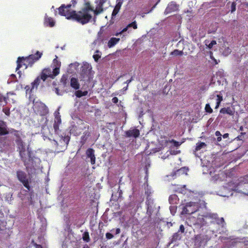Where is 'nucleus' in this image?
<instances>
[{
  "label": "nucleus",
  "mask_w": 248,
  "mask_h": 248,
  "mask_svg": "<svg viewBox=\"0 0 248 248\" xmlns=\"http://www.w3.org/2000/svg\"><path fill=\"white\" fill-rule=\"evenodd\" d=\"M72 6L71 4H67L66 6L62 4L58 8L59 14L61 16H65L67 19L77 21L82 25L87 24L90 17L87 14L82 15L81 10L78 12L74 10L70 11V8Z\"/></svg>",
  "instance_id": "1"
},
{
  "label": "nucleus",
  "mask_w": 248,
  "mask_h": 248,
  "mask_svg": "<svg viewBox=\"0 0 248 248\" xmlns=\"http://www.w3.org/2000/svg\"><path fill=\"white\" fill-rule=\"evenodd\" d=\"M103 6L102 5V3H100V4L98 3L97 4L96 8L94 10L91 6L90 2H84V7L81 9V12L82 15L87 14L90 17L88 19L87 23H89L92 18V16L90 13L91 12H93L94 16H96L103 11Z\"/></svg>",
  "instance_id": "2"
},
{
  "label": "nucleus",
  "mask_w": 248,
  "mask_h": 248,
  "mask_svg": "<svg viewBox=\"0 0 248 248\" xmlns=\"http://www.w3.org/2000/svg\"><path fill=\"white\" fill-rule=\"evenodd\" d=\"M205 217L208 223H216L223 226L225 223L224 218L223 217L219 218L217 214L207 213L205 214Z\"/></svg>",
  "instance_id": "3"
},
{
  "label": "nucleus",
  "mask_w": 248,
  "mask_h": 248,
  "mask_svg": "<svg viewBox=\"0 0 248 248\" xmlns=\"http://www.w3.org/2000/svg\"><path fill=\"white\" fill-rule=\"evenodd\" d=\"M53 62L56 63L57 67L53 69V71L50 68H44L42 71L45 73L47 76L48 78H50L53 79L56 76H57L60 73V68L61 66V62H59L56 59H54Z\"/></svg>",
  "instance_id": "4"
},
{
  "label": "nucleus",
  "mask_w": 248,
  "mask_h": 248,
  "mask_svg": "<svg viewBox=\"0 0 248 248\" xmlns=\"http://www.w3.org/2000/svg\"><path fill=\"white\" fill-rule=\"evenodd\" d=\"M199 205L198 203L194 202H189L186 203V205L182 209V214L190 215L198 211L199 209Z\"/></svg>",
  "instance_id": "5"
},
{
  "label": "nucleus",
  "mask_w": 248,
  "mask_h": 248,
  "mask_svg": "<svg viewBox=\"0 0 248 248\" xmlns=\"http://www.w3.org/2000/svg\"><path fill=\"white\" fill-rule=\"evenodd\" d=\"M33 109L34 112L40 116H45L48 112V109L46 105L41 102H36L33 105Z\"/></svg>",
  "instance_id": "6"
},
{
  "label": "nucleus",
  "mask_w": 248,
  "mask_h": 248,
  "mask_svg": "<svg viewBox=\"0 0 248 248\" xmlns=\"http://www.w3.org/2000/svg\"><path fill=\"white\" fill-rule=\"evenodd\" d=\"M16 176L18 180L22 183L24 187H26L28 191H30L31 188L26 173L22 170H18L16 171Z\"/></svg>",
  "instance_id": "7"
},
{
  "label": "nucleus",
  "mask_w": 248,
  "mask_h": 248,
  "mask_svg": "<svg viewBox=\"0 0 248 248\" xmlns=\"http://www.w3.org/2000/svg\"><path fill=\"white\" fill-rule=\"evenodd\" d=\"M43 54L39 51H36L34 54L30 55L25 58L26 64L32 66V65L37 61H38L42 57Z\"/></svg>",
  "instance_id": "8"
},
{
  "label": "nucleus",
  "mask_w": 248,
  "mask_h": 248,
  "mask_svg": "<svg viewBox=\"0 0 248 248\" xmlns=\"http://www.w3.org/2000/svg\"><path fill=\"white\" fill-rule=\"evenodd\" d=\"M19 155L25 165H28L29 163L32 160L31 152L29 148H27V152L26 151H24V152L20 153Z\"/></svg>",
  "instance_id": "9"
},
{
  "label": "nucleus",
  "mask_w": 248,
  "mask_h": 248,
  "mask_svg": "<svg viewBox=\"0 0 248 248\" xmlns=\"http://www.w3.org/2000/svg\"><path fill=\"white\" fill-rule=\"evenodd\" d=\"M227 178V174L223 171L219 170L217 173H216L212 176V181L214 182L223 181Z\"/></svg>",
  "instance_id": "10"
},
{
  "label": "nucleus",
  "mask_w": 248,
  "mask_h": 248,
  "mask_svg": "<svg viewBox=\"0 0 248 248\" xmlns=\"http://www.w3.org/2000/svg\"><path fill=\"white\" fill-rule=\"evenodd\" d=\"M179 5L176 4L175 2L173 1H171L170 2L167 7H166L164 14L165 15H168L172 12L177 11L178 10Z\"/></svg>",
  "instance_id": "11"
},
{
  "label": "nucleus",
  "mask_w": 248,
  "mask_h": 248,
  "mask_svg": "<svg viewBox=\"0 0 248 248\" xmlns=\"http://www.w3.org/2000/svg\"><path fill=\"white\" fill-rule=\"evenodd\" d=\"M140 134L139 130L134 128L126 131L125 132V136L127 138L134 137L137 138L140 136Z\"/></svg>",
  "instance_id": "12"
},
{
  "label": "nucleus",
  "mask_w": 248,
  "mask_h": 248,
  "mask_svg": "<svg viewBox=\"0 0 248 248\" xmlns=\"http://www.w3.org/2000/svg\"><path fill=\"white\" fill-rule=\"evenodd\" d=\"M40 78L39 77H37L33 82L31 83V88L30 86L27 85L26 86L25 89L26 91H28L29 90H30V92H32L34 89H37L38 86L39 85L40 83Z\"/></svg>",
  "instance_id": "13"
},
{
  "label": "nucleus",
  "mask_w": 248,
  "mask_h": 248,
  "mask_svg": "<svg viewBox=\"0 0 248 248\" xmlns=\"http://www.w3.org/2000/svg\"><path fill=\"white\" fill-rule=\"evenodd\" d=\"M146 205L147 214L150 217L153 213V202L151 200H147L146 201Z\"/></svg>",
  "instance_id": "14"
},
{
  "label": "nucleus",
  "mask_w": 248,
  "mask_h": 248,
  "mask_svg": "<svg viewBox=\"0 0 248 248\" xmlns=\"http://www.w3.org/2000/svg\"><path fill=\"white\" fill-rule=\"evenodd\" d=\"M86 155L87 157L91 159V163L92 165L95 164V157L94 155V151L92 148H89L86 151Z\"/></svg>",
  "instance_id": "15"
},
{
  "label": "nucleus",
  "mask_w": 248,
  "mask_h": 248,
  "mask_svg": "<svg viewBox=\"0 0 248 248\" xmlns=\"http://www.w3.org/2000/svg\"><path fill=\"white\" fill-rule=\"evenodd\" d=\"M70 85L71 88L75 90L79 89L80 84L77 78L72 77L70 78Z\"/></svg>",
  "instance_id": "16"
},
{
  "label": "nucleus",
  "mask_w": 248,
  "mask_h": 248,
  "mask_svg": "<svg viewBox=\"0 0 248 248\" xmlns=\"http://www.w3.org/2000/svg\"><path fill=\"white\" fill-rule=\"evenodd\" d=\"M17 67L16 68V71L19 69L20 68H21L23 65L25 66V68H27L28 66H29V65H26V62H25V58L22 57H18L17 61Z\"/></svg>",
  "instance_id": "17"
},
{
  "label": "nucleus",
  "mask_w": 248,
  "mask_h": 248,
  "mask_svg": "<svg viewBox=\"0 0 248 248\" xmlns=\"http://www.w3.org/2000/svg\"><path fill=\"white\" fill-rule=\"evenodd\" d=\"M16 142L17 145L18 150L19 153L26 151L25 144L21 138L17 139L16 140Z\"/></svg>",
  "instance_id": "18"
},
{
  "label": "nucleus",
  "mask_w": 248,
  "mask_h": 248,
  "mask_svg": "<svg viewBox=\"0 0 248 248\" xmlns=\"http://www.w3.org/2000/svg\"><path fill=\"white\" fill-rule=\"evenodd\" d=\"M8 133L6 123L3 121H0V136L6 135Z\"/></svg>",
  "instance_id": "19"
},
{
  "label": "nucleus",
  "mask_w": 248,
  "mask_h": 248,
  "mask_svg": "<svg viewBox=\"0 0 248 248\" xmlns=\"http://www.w3.org/2000/svg\"><path fill=\"white\" fill-rule=\"evenodd\" d=\"M197 223L202 226L207 224V221L205 217V214L203 215H199L197 219Z\"/></svg>",
  "instance_id": "20"
},
{
  "label": "nucleus",
  "mask_w": 248,
  "mask_h": 248,
  "mask_svg": "<svg viewBox=\"0 0 248 248\" xmlns=\"http://www.w3.org/2000/svg\"><path fill=\"white\" fill-rule=\"evenodd\" d=\"M70 140V136L65 135H64V136L62 135L61 139L60 141L63 145V146H65V148H66L69 143Z\"/></svg>",
  "instance_id": "21"
},
{
  "label": "nucleus",
  "mask_w": 248,
  "mask_h": 248,
  "mask_svg": "<svg viewBox=\"0 0 248 248\" xmlns=\"http://www.w3.org/2000/svg\"><path fill=\"white\" fill-rule=\"evenodd\" d=\"M122 4V2L121 1V0H117V4L116 6H115L112 13V16H116V15L118 13L121 7Z\"/></svg>",
  "instance_id": "22"
},
{
  "label": "nucleus",
  "mask_w": 248,
  "mask_h": 248,
  "mask_svg": "<svg viewBox=\"0 0 248 248\" xmlns=\"http://www.w3.org/2000/svg\"><path fill=\"white\" fill-rule=\"evenodd\" d=\"M60 82L63 87H67L69 84V80L67 75H63L60 79Z\"/></svg>",
  "instance_id": "23"
},
{
  "label": "nucleus",
  "mask_w": 248,
  "mask_h": 248,
  "mask_svg": "<svg viewBox=\"0 0 248 248\" xmlns=\"http://www.w3.org/2000/svg\"><path fill=\"white\" fill-rule=\"evenodd\" d=\"M220 113L222 114H228L230 115H233L234 113L233 109H232L230 107L222 108L220 110Z\"/></svg>",
  "instance_id": "24"
},
{
  "label": "nucleus",
  "mask_w": 248,
  "mask_h": 248,
  "mask_svg": "<svg viewBox=\"0 0 248 248\" xmlns=\"http://www.w3.org/2000/svg\"><path fill=\"white\" fill-rule=\"evenodd\" d=\"M120 38H111L108 43V47L109 48L113 47L120 41Z\"/></svg>",
  "instance_id": "25"
},
{
  "label": "nucleus",
  "mask_w": 248,
  "mask_h": 248,
  "mask_svg": "<svg viewBox=\"0 0 248 248\" xmlns=\"http://www.w3.org/2000/svg\"><path fill=\"white\" fill-rule=\"evenodd\" d=\"M45 23L50 27H52L55 25V21L53 19L52 17H48L46 15L45 18Z\"/></svg>",
  "instance_id": "26"
},
{
  "label": "nucleus",
  "mask_w": 248,
  "mask_h": 248,
  "mask_svg": "<svg viewBox=\"0 0 248 248\" xmlns=\"http://www.w3.org/2000/svg\"><path fill=\"white\" fill-rule=\"evenodd\" d=\"M169 201L170 204H177L178 201V197L175 194H172L170 196Z\"/></svg>",
  "instance_id": "27"
},
{
  "label": "nucleus",
  "mask_w": 248,
  "mask_h": 248,
  "mask_svg": "<svg viewBox=\"0 0 248 248\" xmlns=\"http://www.w3.org/2000/svg\"><path fill=\"white\" fill-rule=\"evenodd\" d=\"M182 235L179 232H175L173 234L171 238V242H175L181 239Z\"/></svg>",
  "instance_id": "28"
},
{
  "label": "nucleus",
  "mask_w": 248,
  "mask_h": 248,
  "mask_svg": "<svg viewBox=\"0 0 248 248\" xmlns=\"http://www.w3.org/2000/svg\"><path fill=\"white\" fill-rule=\"evenodd\" d=\"M87 94L88 92L86 91L82 92V91L80 90H78L75 93V95L78 98L81 97L82 96H86L87 95Z\"/></svg>",
  "instance_id": "29"
},
{
  "label": "nucleus",
  "mask_w": 248,
  "mask_h": 248,
  "mask_svg": "<svg viewBox=\"0 0 248 248\" xmlns=\"http://www.w3.org/2000/svg\"><path fill=\"white\" fill-rule=\"evenodd\" d=\"M183 54V51L182 50H179L178 49H175L172 51L170 55L174 56H182Z\"/></svg>",
  "instance_id": "30"
},
{
  "label": "nucleus",
  "mask_w": 248,
  "mask_h": 248,
  "mask_svg": "<svg viewBox=\"0 0 248 248\" xmlns=\"http://www.w3.org/2000/svg\"><path fill=\"white\" fill-rule=\"evenodd\" d=\"M217 99L215 108H217L220 105L221 102L223 100V97L220 94H217Z\"/></svg>",
  "instance_id": "31"
},
{
  "label": "nucleus",
  "mask_w": 248,
  "mask_h": 248,
  "mask_svg": "<svg viewBox=\"0 0 248 248\" xmlns=\"http://www.w3.org/2000/svg\"><path fill=\"white\" fill-rule=\"evenodd\" d=\"M205 45L207 46V47H208L209 49H211L213 46L217 44V42L215 40H212L209 44H208L209 43V41L207 40L205 41Z\"/></svg>",
  "instance_id": "32"
},
{
  "label": "nucleus",
  "mask_w": 248,
  "mask_h": 248,
  "mask_svg": "<svg viewBox=\"0 0 248 248\" xmlns=\"http://www.w3.org/2000/svg\"><path fill=\"white\" fill-rule=\"evenodd\" d=\"M83 240L86 242H89L90 241V236L88 232H85L82 235Z\"/></svg>",
  "instance_id": "33"
},
{
  "label": "nucleus",
  "mask_w": 248,
  "mask_h": 248,
  "mask_svg": "<svg viewBox=\"0 0 248 248\" xmlns=\"http://www.w3.org/2000/svg\"><path fill=\"white\" fill-rule=\"evenodd\" d=\"M187 189L186 188V186L184 185L183 186L178 187L176 190V191L178 193L182 194H186V193Z\"/></svg>",
  "instance_id": "34"
},
{
  "label": "nucleus",
  "mask_w": 248,
  "mask_h": 248,
  "mask_svg": "<svg viewBox=\"0 0 248 248\" xmlns=\"http://www.w3.org/2000/svg\"><path fill=\"white\" fill-rule=\"evenodd\" d=\"M206 145L204 142H200L197 143L196 147L195 148V151H198L202 149L203 147L206 146Z\"/></svg>",
  "instance_id": "35"
},
{
  "label": "nucleus",
  "mask_w": 248,
  "mask_h": 248,
  "mask_svg": "<svg viewBox=\"0 0 248 248\" xmlns=\"http://www.w3.org/2000/svg\"><path fill=\"white\" fill-rule=\"evenodd\" d=\"M195 241L197 243H199L200 244H201L203 240V236L201 234L196 235L195 237Z\"/></svg>",
  "instance_id": "36"
},
{
  "label": "nucleus",
  "mask_w": 248,
  "mask_h": 248,
  "mask_svg": "<svg viewBox=\"0 0 248 248\" xmlns=\"http://www.w3.org/2000/svg\"><path fill=\"white\" fill-rule=\"evenodd\" d=\"M59 125L57 124H53V128L54 129V131L55 134L59 135L60 134V130L59 129Z\"/></svg>",
  "instance_id": "37"
},
{
  "label": "nucleus",
  "mask_w": 248,
  "mask_h": 248,
  "mask_svg": "<svg viewBox=\"0 0 248 248\" xmlns=\"http://www.w3.org/2000/svg\"><path fill=\"white\" fill-rule=\"evenodd\" d=\"M127 26V27L133 28L135 30L138 28L137 24L136 21H134L132 23L128 24Z\"/></svg>",
  "instance_id": "38"
},
{
  "label": "nucleus",
  "mask_w": 248,
  "mask_h": 248,
  "mask_svg": "<svg viewBox=\"0 0 248 248\" xmlns=\"http://www.w3.org/2000/svg\"><path fill=\"white\" fill-rule=\"evenodd\" d=\"M205 110L206 112H208L209 113H211L213 112V109L211 108V107L209 104H206L205 107Z\"/></svg>",
  "instance_id": "39"
},
{
  "label": "nucleus",
  "mask_w": 248,
  "mask_h": 248,
  "mask_svg": "<svg viewBox=\"0 0 248 248\" xmlns=\"http://www.w3.org/2000/svg\"><path fill=\"white\" fill-rule=\"evenodd\" d=\"M79 0H71V4L72 5V6L73 7H75L76 6L77 4H78V3L79 2ZM87 1H86V0H83V6H84V2H87Z\"/></svg>",
  "instance_id": "40"
},
{
  "label": "nucleus",
  "mask_w": 248,
  "mask_h": 248,
  "mask_svg": "<svg viewBox=\"0 0 248 248\" xmlns=\"http://www.w3.org/2000/svg\"><path fill=\"white\" fill-rule=\"evenodd\" d=\"M169 142L170 143H172L173 144V146L176 147H179L181 145V143L178 141L175 140H169Z\"/></svg>",
  "instance_id": "41"
},
{
  "label": "nucleus",
  "mask_w": 248,
  "mask_h": 248,
  "mask_svg": "<svg viewBox=\"0 0 248 248\" xmlns=\"http://www.w3.org/2000/svg\"><path fill=\"white\" fill-rule=\"evenodd\" d=\"M39 77H40V79H42L44 81H45L48 78L47 76H46V75L45 74V73L42 71L40 73V75Z\"/></svg>",
  "instance_id": "42"
},
{
  "label": "nucleus",
  "mask_w": 248,
  "mask_h": 248,
  "mask_svg": "<svg viewBox=\"0 0 248 248\" xmlns=\"http://www.w3.org/2000/svg\"><path fill=\"white\" fill-rule=\"evenodd\" d=\"M185 169V168H182L180 169L177 170L176 171L173 172L171 175L172 176H174V175H176L177 174H178L179 175L184 171Z\"/></svg>",
  "instance_id": "43"
},
{
  "label": "nucleus",
  "mask_w": 248,
  "mask_h": 248,
  "mask_svg": "<svg viewBox=\"0 0 248 248\" xmlns=\"http://www.w3.org/2000/svg\"><path fill=\"white\" fill-rule=\"evenodd\" d=\"M54 124H61V119L60 116L55 117Z\"/></svg>",
  "instance_id": "44"
},
{
  "label": "nucleus",
  "mask_w": 248,
  "mask_h": 248,
  "mask_svg": "<svg viewBox=\"0 0 248 248\" xmlns=\"http://www.w3.org/2000/svg\"><path fill=\"white\" fill-rule=\"evenodd\" d=\"M114 237L113 235L109 232H107L106 233V237L107 239H111Z\"/></svg>",
  "instance_id": "45"
},
{
  "label": "nucleus",
  "mask_w": 248,
  "mask_h": 248,
  "mask_svg": "<svg viewBox=\"0 0 248 248\" xmlns=\"http://www.w3.org/2000/svg\"><path fill=\"white\" fill-rule=\"evenodd\" d=\"M185 228L183 225H181L179 227V229L178 231L179 233L181 232V233H184L185 232Z\"/></svg>",
  "instance_id": "46"
},
{
  "label": "nucleus",
  "mask_w": 248,
  "mask_h": 248,
  "mask_svg": "<svg viewBox=\"0 0 248 248\" xmlns=\"http://www.w3.org/2000/svg\"><path fill=\"white\" fill-rule=\"evenodd\" d=\"M93 58L94 61L97 62L98 60L101 58V56L99 54H94L93 55Z\"/></svg>",
  "instance_id": "47"
},
{
  "label": "nucleus",
  "mask_w": 248,
  "mask_h": 248,
  "mask_svg": "<svg viewBox=\"0 0 248 248\" xmlns=\"http://www.w3.org/2000/svg\"><path fill=\"white\" fill-rule=\"evenodd\" d=\"M11 132H14V135L16 136L17 139L21 138L19 135L18 133V131L17 130L13 129L12 131Z\"/></svg>",
  "instance_id": "48"
},
{
  "label": "nucleus",
  "mask_w": 248,
  "mask_h": 248,
  "mask_svg": "<svg viewBox=\"0 0 248 248\" xmlns=\"http://www.w3.org/2000/svg\"><path fill=\"white\" fill-rule=\"evenodd\" d=\"M115 231V234H118L121 232V230L120 228H117L115 230L114 229H112L110 231L113 232Z\"/></svg>",
  "instance_id": "49"
},
{
  "label": "nucleus",
  "mask_w": 248,
  "mask_h": 248,
  "mask_svg": "<svg viewBox=\"0 0 248 248\" xmlns=\"http://www.w3.org/2000/svg\"><path fill=\"white\" fill-rule=\"evenodd\" d=\"M106 0H96V4H99L102 3V5L103 6L104 4L105 3Z\"/></svg>",
  "instance_id": "50"
},
{
  "label": "nucleus",
  "mask_w": 248,
  "mask_h": 248,
  "mask_svg": "<svg viewBox=\"0 0 248 248\" xmlns=\"http://www.w3.org/2000/svg\"><path fill=\"white\" fill-rule=\"evenodd\" d=\"M243 180H241V181H243L244 182V183H248V174L245 175L243 178Z\"/></svg>",
  "instance_id": "51"
},
{
  "label": "nucleus",
  "mask_w": 248,
  "mask_h": 248,
  "mask_svg": "<svg viewBox=\"0 0 248 248\" xmlns=\"http://www.w3.org/2000/svg\"><path fill=\"white\" fill-rule=\"evenodd\" d=\"M231 11L232 12H234V11H235V9H236V8H235V4L234 2H233L232 4V6H231Z\"/></svg>",
  "instance_id": "52"
},
{
  "label": "nucleus",
  "mask_w": 248,
  "mask_h": 248,
  "mask_svg": "<svg viewBox=\"0 0 248 248\" xmlns=\"http://www.w3.org/2000/svg\"><path fill=\"white\" fill-rule=\"evenodd\" d=\"M118 98L117 97H114L112 99V101L113 103L116 104L118 102Z\"/></svg>",
  "instance_id": "53"
},
{
  "label": "nucleus",
  "mask_w": 248,
  "mask_h": 248,
  "mask_svg": "<svg viewBox=\"0 0 248 248\" xmlns=\"http://www.w3.org/2000/svg\"><path fill=\"white\" fill-rule=\"evenodd\" d=\"M134 80V78L133 77H132L130 79L127 80L125 82V83H126L127 85H128L132 80Z\"/></svg>",
  "instance_id": "54"
},
{
  "label": "nucleus",
  "mask_w": 248,
  "mask_h": 248,
  "mask_svg": "<svg viewBox=\"0 0 248 248\" xmlns=\"http://www.w3.org/2000/svg\"><path fill=\"white\" fill-rule=\"evenodd\" d=\"M55 93H56V94L58 95H62V94H61L60 93H59V89L58 88H55Z\"/></svg>",
  "instance_id": "55"
},
{
  "label": "nucleus",
  "mask_w": 248,
  "mask_h": 248,
  "mask_svg": "<svg viewBox=\"0 0 248 248\" xmlns=\"http://www.w3.org/2000/svg\"><path fill=\"white\" fill-rule=\"evenodd\" d=\"M215 135L217 137H219L222 136L220 132L219 131H217L215 132Z\"/></svg>",
  "instance_id": "56"
},
{
  "label": "nucleus",
  "mask_w": 248,
  "mask_h": 248,
  "mask_svg": "<svg viewBox=\"0 0 248 248\" xmlns=\"http://www.w3.org/2000/svg\"><path fill=\"white\" fill-rule=\"evenodd\" d=\"M128 28H128V27H127V26H126V27H125L124 28V29L121 31H122V33H124V32H125V31H126L128 30Z\"/></svg>",
  "instance_id": "57"
},
{
  "label": "nucleus",
  "mask_w": 248,
  "mask_h": 248,
  "mask_svg": "<svg viewBox=\"0 0 248 248\" xmlns=\"http://www.w3.org/2000/svg\"><path fill=\"white\" fill-rule=\"evenodd\" d=\"M34 246L35 247V248H43L42 246L41 245L35 244Z\"/></svg>",
  "instance_id": "58"
},
{
  "label": "nucleus",
  "mask_w": 248,
  "mask_h": 248,
  "mask_svg": "<svg viewBox=\"0 0 248 248\" xmlns=\"http://www.w3.org/2000/svg\"><path fill=\"white\" fill-rule=\"evenodd\" d=\"M212 61L214 62L215 64H218L219 62V61L218 62L215 58L212 59Z\"/></svg>",
  "instance_id": "59"
},
{
  "label": "nucleus",
  "mask_w": 248,
  "mask_h": 248,
  "mask_svg": "<svg viewBox=\"0 0 248 248\" xmlns=\"http://www.w3.org/2000/svg\"><path fill=\"white\" fill-rule=\"evenodd\" d=\"M223 138L224 139L227 138L229 137L228 133H225L222 136Z\"/></svg>",
  "instance_id": "60"
},
{
  "label": "nucleus",
  "mask_w": 248,
  "mask_h": 248,
  "mask_svg": "<svg viewBox=\"0 0 248 248\" xmlns=\"http://www.w3.org/2000/svg\"><path fill=\"white\" fill-rule=\"evenodd\" d=\"M122 34V31H120V32H116V33L115 34V36H119V35H120V34Z\"/></svg>",
  "instance_id": "61"
},
{
  "label": "nucleus",
  "mask_w": 248,
  "mask_h": 248,
  "mask_svg": "<svg viewBox=\"0 0 248 248\" xmlns=\"http://www.w3.org/2000/svg\"><path fill=\"white\" fill-rule=\"evenodd\" d=\"M231 52V49L229 48V47H227V54L228 53H230Z\"/></svg>",
  "instance_id": "62"
},
{
  "label": "nucleus",
  "mask_w": 248,
  "mask_h": 248,
  "mask_svg": "<svg viewBox=\"0 0 248 248\" xmlns=\"http://www.w3.org/2000/svg\"><path fill=\"white\" fill-rule=\"evenodd\" d=\"M210 58L212 60V59L213 58H215L213 56V53L212 52H210Z\"/></svg>",
  "instance_id": "63"
},
{
  "label": "nucleus",
  "mask_w": 248,
  "mask_h": 248,
  "mask_svg": "<svg viewBox=\"0 0 248 248\" xmlns=\"http://www.w3.org/2000/svg\"><path fill=\"white\" fill-rule=\"evenodd\" d=\"M217 141H220L221 140V136L217 137Z\"/></svg>",
  "instance_id": "64"
}]
</instances>
